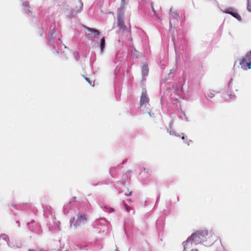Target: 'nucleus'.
Wrapping results in <instances>:
<instances>
[{"label":"nucleus","mask_w":251,"mask_h":251,"mask_svg":"<svg viewBox=\"0 0 251 251\" xmlns=\"http://www.w3.org/2000/svg\"><path fill=\"white\" fill-rule=\"evenodd\" d=\"M206 236H208L206 230H198L189 237L187 240L183 243L184 249H186V244L189 242L194 243L196 244L203 243L206 241Z\"/></svg>","instance_id":"1"},{"label":"nucleus","mask_w":251,"mask_h":251,"mask_svg":"<svg viewBox=\"0 0 251 251\" xmlns=\"http://www.w3.org/2000/svg\"><path fill=\"white\" fill-rule=\"evenodd\" d=\"M241 68L244 70L251 69V50L249 52L239 60Z\"/></svg>","instance_id":"2"},{"label":"nucleus","mask_w":251,"mask_h":251,"mask_svg":"<svg viewBox=\"0 0 251 251\" xmlns=\"http://www.w3.org/2000/svg\"><path fill=\"white\" fill-rule=\"evenodd\" d=\"M87 221V218L85 215H82L79 213L77 214V219L73 218V226L75 227L80 226L81 225H84Z\"/></svg>","instance_id":"3"},{"label":"nucleus","mask_w":251,"mask_h":251,"mask_svg":"<svg viewBox=\"0 0 251 251\" xmlns=\"http://www.w3.org/2000/svg\"><path fill=\"white\" fill-rule=\"evenodd\" d=\"M83 27L87 30L88 32L85 34V36L88 38H91L92 37V35H93V37L97 38L100 34V31L95 28H90L86 26H83Z\"/></svg>","instance_id":"4"},{"label":"nucleus","mask_w":251,"mask_h":251,"mask_svg":"<svg viewBox=\"0 0 251 251\" xmlns=\"http://www.w3.org/2000/svg\"><path fill=\"white\" fill-rule=\"evenodd\" d=\"M150 99L148 96L147 91L146 90L143 91L142 93L140 100V106H142L144 105H146L149 102Z\"/></svg>","instance_id":"5"},{"label":"nucleus","mask_w":251,"mask_h":251,"mask_svg":"<svg viewBox=\"0 0 251 251\" xmlns=\"http://www.w3.org/2000/svg\"><path fill=\"white\" fill-rule=\"evenodd\" d=\"M117 25L120 30L123 32L130 31V28H127L124 23V18H118Z\"/></svg>","instance_id":"6"},{"label":"nucleus","mask_w":251,"mask_h":251,"mask_svg":"<svg viewBox=\"0 0 251 251\" xmlns=\"http://www.w3.org/2000/svg\"><path fill=\"white\" fill-rule=\"evenodd\" d=\"M224 12L232 15L233 17L238 19V20L240 21L241 20V17L240 15L234 9L232 8L226 9Z\"/></svg>","instance_id":"7"},{"label":"nucleus","mask_w":251,"mask_h":251,"mask_svg":"<svg viewBox=\"0 0 251 251\" xmlns=\"http://www.w3.org/2000/svg\"><path fill=\"white\" fill-rule=\"evenodd\" d=\"M238 89L237 88V87H235V86H232V85L230 86V85H229L228 86V94H227V95H228V97L229 98V99H231L233 97H234L235 96V94L234 93V91H236V92H237L238 91Z\"/></svg>","instance_id":"8"},{"label":"nucleus","mask_w":251,"mask_h":251,"mask_svg":"<svg viewBox=\"0 0 251 251\" xmlns=\"http://www.w3.org/2000/svg\"><path fill=\"white\" fill-rule=\"evenodd\" d=\"M125 4H121L120 7L118 8L117 19L118 18H124L125 13Z\"/></svg>","instance_id":"9"},{"label":"nucleus","mask_w":251,"mask_h":251,"mask_svg":"<svg viewBox=\"0 0 251 251\" xmlns=\"http://www.w3.org/2000/svg\"><path fill=\"white\" fill-rule=\"evenodd\" d=\"M9 240L8 236L6 234H2L0 236V245H4L8 243Z\"/></svg>","instance_id":"10"},{"label":"nucleus","mask_w":251,"mask_h":251,"mask_svg":"<svg viewBox=\"0 0 251 251\" xmlns=\"http://www.w3.org/2000/svg\"><path fill=\"white\" fill-rule=\"evenodd\" d=\"M149 72V69L148 65L144 64L142 68V73L143 75L146 76L148 75Z\"/></svg>","instance_id":"11"},{"label":"nucleus","mask_w":251,"mask_h":251,"mask_svg":"<svg viewBox=\"0 0 251 251\" xmlns=\"http://www.w3.org/2000/svg\"><path fill=\"white\" fill-rule=\"evenodd\" d=\"M105 38L103 37L101 39L100 44V50H101V52H102L104 50V48L105 47Z\"/></svg>","instance_id":"12"},{"label":"nucleus","mask_w":251,"mask_h":251,"mask_svg":"<svg viewBox=\"0 0 251 251\" xmlns=\"http://www.w3.org/2000/svg\"><path fill=\"white\" fill-rule=\"evenodd\" d=\"M74 57L75 58L76 61L78 60L79 58V53L77 51H75L73 53Z\"/></svg>","instance_id":"13"},{"label":"nucleus","mask_w":251,"mask_h":251,"mask_svg":"<svg viewBox=\"0 0 251 251\" xmlns=\"http://www.w3.org/2000/svg\"><path fill=\"white\" fill-rule=\"evenodd\" d=\"M167 131L170 133V135H175L176 136V135L175 133V131L172 130V125H170V129H168Z\"/></svg>","instance_id":"14"},{"label":"nucleus","mask_w":251,"mask_h":251,"mask_svg":"<svg viewBox=\"0 0 251 251\" xmlns=\"http://www.w3.org/2000/svg\"><path fill=\"white\" fill-rule=\"evenodd\" d=\"M83 76L84 78V79L89 83V84L90 85H92L93 86H94V84H92V81L90 80V79L89 78L85 77L84 75H83Z\"/></svg>","instance_id":"15"},{"label":"nucleus","mask_w":251,"mask_h":251,"mask_svg":"<svg viewBox=\"0 0 251 251\" xmlns=\"http://www.w3.org/2000/svg\"><path fill=\"white\" fill-rule=\"evenodd\" d=\"M124 206H125V209L126 210V211L127 212H129L130 211V210H131L132 209L131 207H130V206H129L127 204H124Z\"/></svg>","instance_id":"16"},{"label":"nucleus","mask_w":251,"mask_h":251,"mask_svg":"<svg viewBox=\"0 0 251 251\" xmlns=\"http://www.w3.org/2000/svg\"><path fill=\"white\" fill-rule=\"evenodd\" d=\"M131 192L129 191L128 189H127V192H125V195L126 196H129L131 195Z\"/></svg>","instance_id":"17"},{"label":"nucleus","mask_w":251,"mask_h":251,"mask_svg":"<svg viewBox=\"0 0 251 251\" xmlns=\"http://www.w3.org/2000/svg\"><path fill=\"white\" fill-rule=\"evenodd\" d=\"M114 211V209L112 208H110L108 209V211L110 213L113 212Z\"/></svg>","instance_id":"18"},{"label":"nucleus","mask_w":251,"mask_h":251,"mask_svg":"<svg viewBox=\"0 0 251 251\" xmlns=\"http://www.w3.org/2000/svg\"><path fill=\"white\" fill-rule=\"evenodd\" d=\"M82 5H83L82 3H80V9L79 10V12H80V11L81 10V9H82Z\"/></svg>","instance_id":"19"},{"label":"nucleus","mask_w":251,"mask_h":251,"mask_svg":"<svg viewBox=\"0 0 251 251\" xmlns=\"http://www.w3.org/2000/svg\"><path fill=\"white\" fill-rule=\"evenodd\" d=\"M57 225V226H58V228H59L60 227V222H58Z\"/></svg>","instance_id":"20"},{"label":"nucleus","mask_w":251,"mask_h":251,"mask_svg":"<svg viewBox=\"0 0 251 251\" xmlns=\"http://www.w3.org/2000/svg\"><path fill=\"white\" fill-rule=\"evenodd\" d=\"M125 0H122L121 4H125Z\"/></svg>","instance_id":"21"},{"label":"nucleus","mask_w":251,"mask_h":251,"mask_svg":"<svg viewBox=\"0 0 251 251\" xmlns=\"http://www.w3.org/2000/svg\"><path fill=\"white\" fill-rule=\"evenodd\" d=\"M153 11L154 14L156 16H157V15H156V12H155V11L154 10V9L153 8Z\"/></svg>","instance_id":"22"},{"label":"nucleus","mask_w":251,"mask_h":251,"mask_svg":"<svg viewBox=\"0 0 251 251\" xmlns=\"http://www.w3.org/2000/svg\"><path fill=\"white\" fill-rule=\"evenodd\" d=\"M174 14H175V16L176 17H178V15H177V13H174Z\"/></svg>","instance_id":"23"},{"label":"nucleus","mask_w":251,"mask_h":251,"mask_svg":"<svg viewBox=\"0 0 251 251\" xmlns=\"http://www.w3.org/2000/svg\"><path fill=\"white\" fill-rule=\"evenodd\" d=\"M181 138H182V140H184V139H185V137H184V136H183H183H182Z\"/></svg>","instance_id":"24"},{"label":"nucleus","mask_w":251,"mask_h":251,"mask_svg":"<svg viewBox=\"0 0 251 251\" xmlns=\"http://www.w3.org/2000/svg\"><path fill=\"white\" fill-rule=\"evenodd\" d=\"M148 113H149V114L150 115V116H152V115L151 114L150 112H149Z\"/></svg>","instance_id":"25"},{"label":"nucleus","mask_w":251,"mask_h":251,"mask_svg":"<svg viewBox=\"0 0 251 251\" xmlns=\"http://www.w3.org/2000/svg\"><path fill=\"white\" fill-rule=\"evenodd\" d=\"M28 251H34L33 250H32V249H29L28 250Z\"/></svg>","instance_id":"26"},{"label":"nucleus","mask_w":251,"mask_h":251,"mask_svg":"<svg viewBox=\"0 0 251 251\" xmlns=\"http://www.w3.org/2000/svg\"><path fill=\"white\" fill-rule=\"evenodd\" d=\"M213 96H214V95H213V94H212V96H210V95H209V96L210 98H212V97H213Z\"/></svg>","instance_id":"27"},{"label":"nucleus","mask_w":251,"mask_h":251,"mask_svg":"<svg viewBox=\"0 0 251 251\" xmlns=\"http://www.w3.org/2000/svg\"><path fill=\"white\" fill-rule=\"evenodd\" d=\"M170 12H171V13H172V9H171V10H170Z\"/></svg>","instance_id":"28"}]
</instances>
